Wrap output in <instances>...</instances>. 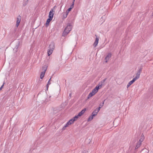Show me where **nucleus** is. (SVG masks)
Instances as JSON below:
<instances>
[{
  "mask_svg": "<svg viewBox=\"0 0 153 153\" xmlns=\"http://www.w3.org/2000/svg\"><path fill=\"white\" fill-rule=\"evenodd\" d=\"M28 0H24L23 3V6H25L28 3Z\"/></svg>",
  "mask_w": 153,
  "mask_h": 153,
  "instance_id": "13",
  "label": "nucleus"
},
{
  "mask_svg": "<svg viewBox=\"0 0 153 153\" xmlns=\"http://www.w3.org/2000/svg\"><path fill=\"white\" fill-rule=\"evenodd\" d=\"M95 36H96V38L95 40V41L93 44V45L94 47H96L97 45L98 42V41L99 40V38L98 37V36H97L96 35H95Z\"/></svg>",
  "mask_w": 153,
  "mask_h": 153,
  "instance_id": "5",
  "label": "nucleus"
},
{
  "mask_svg": "<svg viewBox=\"0 0 153 153\" xmlns=\"http://www.w3.org/2000/svg\"><path fill=\"white\" fill-rule=\"evenodd\" d=\"M111 53H109L106 56V57H105V59L106 60V61H105V62H108V61L109 60V59L111 58Z\"/></svg>",
  "mask_w": 153,
  "mask_h": 153,
  "instance_id": "7",
  "label": "nucleus"
},
{
  "mask_svg": "<svg viewBox=\"0 0 153 153\" xmlns=\"http://www.w3.org/2000/svg\"><path fill=\"white\" fill-rule=\"evenodd\" d=\"M72 28V26L71 24H68L62 34V36H66L71 30Z\"/></svg>",
  "mask_w": 153,
  "mask_h": 153,
  "instance_id": "1",
  "label": "nucleus"
},
{
  "mask_svg": "<svg viewBox=\"0 0 153 153\" xmlns=\"http://www.w3.org/2000/svg\"><path fill=\"white\" fill-rule=\"evenodd\" d=\"M68 15V14L66 12L63 13L62 14L63 17L64 19L66 18L67 17Z\"/></svg>",
  "mask_w": 153,
  "mask_h": 153,
  "instance_id": "19",
  "label": "nucleus"
},
{
  "mask_svg": "<svg viewBox=\"0 0 153 153\" xmlns=\"http://www.w3.org/2000/svg\"><path fill=\"white\" fill-rule=\"evenodd\" d=\"M107 79L105 78L103 80H102L100 82V88H101L102 85H105V82Z\"/></svg>",
  "mask_w": 153,
  "mask_h": 153,
  "instance_id": "9",
  "label": "nucleus"
},
{
  "mask_svg": "<svg viewBox=\"0 0 153 153\" xmlns=\"http://www.w3.org/2000/svg\"><path fill=\"white\" fill-rule=\"evenodd\" d=\"M152 15H153V13H152Z\"/></svg>",
  "mask_w": 153,
  "mask_h": 153,
  "instance_id": "43",
  "label": "nucleus"
},
{
  "mask_svg": "<svg viewBox=\"0 0 153 153\" xmlns=\"http://www.w3.org/2000/svg\"><path fill=\"white\" fill-rule=\"evenodd\" d=\"M51 78H50L49 80H48V85H49L51 84V83L50 82V80H51Z\"/></svg>",
  "mask_w": 153,
  "mask_h": 153,
  "instance_id": "35",
  "label": "nucleus"
},
{
  "mask_svg": "<svg viewBox=\"0 0 153 153\" xmlns=\"http://www.w3.org/2000/svg\"><path fill=\"white\" fill-rule=\"evenodd\" d=\"M55 48V44L53 42H51L50 44L48 50V56L51 54Z\"/></svg>",
  "mask_w": 153,
  "mask_h": 153,
  "instance_id": "2",
  "label": "nucleus"
},
{
  "mask_svg": "<svg viewBox=\"0 0 153 153\" xmlns=\"http://www.w3.org/2000/svg\"><path fill=\"white\" fill-rule=\"evenodd\" d=\"M19 47V44H18L15 46V47L13 49V51L14 52H17L18 51V49Z\"/></svg>",
  "mask_w": 153,
  "mask_h": 153,
  "instance_id": "11",
  "label": "nucleus"
},
{
  "mask_svg": "<svg viewBox=\"0 0 153 153\" xmlns=\"http://www.w3.org/2000/svg\"><path fill=\"white\" fill-rule=\"evenodd\" d=\"M52 19H51L50 18H48L47 19L46 22V27L49 25L50 22Z\"/></svg>",
  "mask_w": 153,
  "mask_h": 153,
  "instance_id": "12",
  "label": "nucleus"
},
{
  "mask_svg": "<svg viewBox=\"0 0 153 153\" xmlns=\"http://www.w3.org/2000/svg\"><path fill=\"white\" fill-rule=\"evenodd\" d=\"M144 139V137L143 136L141 135V138L139 140L138 142L142 143V142L143 141Z\"/></svg>",
  "mask_w": 153,
  "mask_h": 153,
  "instance_id": "20",
  "label": "nucleus"
},
{
  "mask_svg": "<svg viewBox=\"0 0 153 153\" xmlns=\"http://www.w3.org/2000/svg\"><path fill=\"white\" fill-rule=\"evenodd\" d=\"M140 74L141 73L138 72L137 71L136 74V76L134 78L136 80L138 79L140 77Z\"/></svg>",
  "mask_w": 153,
  "mask_h": 153,
  "instance_id": "8",
  "label": "nucleus"
},
{
  "mask_svg": "<svg viewBox=\"0 0 153 153\" xmlns=\"http://www.w3.org/2000/svg\"><path fill=\"white\" fill-rule=\"evenodd\" d=\"M100 108L101 107H99L98 108L96 109L97 110V112H99V111Z\"/></svg>",
  "mask_w": 153,
  "mask_h": 153,
  "instance_id": "33",
  "label": "nucleus"
},
{
  "mask_svg": "<svg viewBox=\"0 0 153 153\" xmlns=\"http://www.w3.org/2000/svg\"><path fill=\"white\" fill-rule=\"evenodd\" d=\"M94 117L93 115L91 114L90 116L88 119V121L89 122L91 121L93 118V117Z\"/></svg>",
  "mask_w": 153,
  "mask_h": 153,
  "instance_id": "15",
  "label": "nucleus"
},
{
  "mask_svg": "<svg viewBox=\"0 0 153 153\" xmlns=\"http://www.w3.org/2000/svg\"><path fill=\"white\" fill-rule=\"evenodd\" d=\"M47 66L46 65H45L42 67V69L43 71L42 72H45L47 69Z\"/></svg>",
  "mask_w": 153,
  "mask_h": 153,
  "instance_id": "17",
  "label": "nucleus"
},
{
  "mask_svg": "<svg viewBox=\"0 0 153 153\" xmlns=\"http://www.w3.org/2000/svg\"><path fill=\"white\" fill-rule=\"evenodd\" d=\"M86 110V108H85L83 109L82 111H81L80 112H81V113H82L83 114L85 112Z\"/></svg>",
  "mask_w": 153,
  "mask_h": 153,
  "instance_id": "24",
  "label": "nucleus"
},
{
  "mask_svg": "<svg viewBox=\"0 0 153 153\" xmlns=\"http://www.w3.org/2000/svg\"><path fill=\"white\" fill-rule=\"evenodd\" d=\"M70 123H69L68 122L64 126H65L66 127H67L69 125H70Z\"/></svg>",
  "mask_w": 153,
  "mask_h": 153,
  "instance_id": "27",
  "label": "nucleus"
},
{
  "mask_svg": "<svg viewBox=\"0 0 153 153\" xmlns=\"http://www.w3.org/2000/svg\"><path fill=\"white\" fill-rule=\"evenodd\" d=\"M141 143H142L138 141L135 147V149H138L139 147H140L141 144Z\"/></svg>",
  "mask_w": 153,
  "mask_h": 153,
  "instance_id": "16",
  "label": "nucleus"
},
{
  "mask_svg": "<svg viewBox=\"0 0 153 153\" xmlns=\"http://www.w3.org/2000/svg\"><path fill=\"white\" fill-rule=\"evenodd\" d=\"M79 116H78V115H76L75 117H74L73 119V120L74 121H76L77 120V119L79 117Z\"/></svg>",
  "mask_w": 153,
  "mask_h": 153,
  "instance_id": "21",
  "label": "nucleus"
},
{
  "mask_svg": "<svg viewBox=\"0 0 153 153\" xmlns=\"http://www.w3.org/2000/svg\"><path fill=\"white\" fill-rule=\"evenodd\" d=\"M100 83H99V84L98 85H97L96 87L95 88L98 91V90L100 89Z\"/></svg>",
  "mask_w": 153,
  "mask_h": 153,
  "instance_id": "22",
  "label": "nucleus"
},
{
  "mask_svg": "<svg viewBox=\"0 0 153 153\" xmlns=\"http://www.w3.org/2000/svg\"><path fill=\"white\" fill-rule=\"evenodd\" d=\"M71 10V8H69L66 11V13H67L68 14L69 12Z\"/></svg>",
  "mask_w": 153,
  "mask_h": 153,
  "instance_id": "31",
  "label": "nucleus"
},
{
  "mask_svg": "<svg viewBox=\"0 0 153 153\" xmlns=\"http://www.w3.org/2000/svg\"><path fill=\"white\" fill-rule=\"evenodd\" d=\"M92 91H93L94 93L95 94H96L98 92V91L97 90H96L95 88L92 90Z\"/></svg>",
  "mask_w": 153,
  "mask_h": 153,
  "instance_id": "25",
  "label": "nucleus"
},
{
  "mask_svg": "<svg viewBox=\"0 0 153 153\" xmlns=\"http://www.w3.org/2000/svg\"><path fill=\"white\" fill-rule=\"evenodd\" d=\"M54 14V11L53 9H51L49 13V18L52 19Z\"/></svg>",
  "mask_w": 153,
  "mask_h": 153,
  "instance_id": "3",
  "label": "nucleus"
},
{
  "mask_svg": "<svg viewBox=\"0 0 153 153\" xmlns=\"http://www.w3.org/2000/svg\"><path fill=\"white\" fill-rule=\"evenodd\" d=\"M105 101V100H104V101H103V102H102L103 104H104Z\"/></svg>",
  "mask_w": 153,
  "mask_h": 153,
  "instance_id": "40",
  "label": "nucleus"
},
{
  "mask_svg": "<svg viewBox=\"0 0 153 153\" xmlns=\"http://www.w3.org/2000/svg\"><path fill=\"white\" fill-rule=\"evenodd\" d=\"M70 123H69L68 122L64 126H65L66 127H67L69 125H70Z\"/></svg>",
  "mask_w": 153,
  "mask_h": 153,
  "instance_id": "29",
  "label": "nucleus"
},
{
  "mask_svg": "<svg viewBox=\"0 0 153 153\" xmlns=\"http://www.w3.org/2000/svg\"><path fill=\"white\" fill-rule=\"evenodd\" d=\"M136 80L134 78H133L132 80L131 81H130L127 85V87L128 88L129 87L130 85H131Z\"/></svg>",
  "mask_w": 153,
  "mask_h": 153,
  "instance_id": "6",
  "label": "nucleus"
},
{
  "mask_svg": "<svg viewBox=\"0 0 153 153\" xmlns=\"http://www.w3.org/2000/svg\"><path fill=\"white\" fill-rule=\"evenodd\" d=\"M142 68H140L137 71L138 72H140V73H141L142 71Z\"/></svg>",
  "mask_w": 153,
  "mask_h": 153,
  "instance_id": "32",
  "label": "nucleus"
},
{
  "mask_svg": "<svg viewBox=\"0 0 153 153\" xmlns=\"http://www.w3.org/2000/svg\"><path fill=\"white\" fill-rule=\"evenodd\" d=\"M66 127L65 126H64L63 127V128H62V130H65V129H66Z\"/></svg>",
  "mask_w": 153,
  "mask_h": 153,
  "instance_id": "37",
  "label": "nucleus"
},
{
  "mask_svg": "<svg viewBox=\"0 0 153 153\" xmlns=\"http://www.w3.org/2000/svg\"><path fill=\"white\" fill-rule=\"evenodd\" d=\"M45 72H41L40 74V77L41 79H42L44 77V75L45 74Z\"/></svg>",
  "mask_w": 153,
  "mask_h": 153,
  "instance_id": "18",
  "label": "nucleus"
},
{
  "mask_svg": "<svg viewBox=\"0 0 153 153\" xmlns=\"http://www.w3.org/2000/svg\"><path fill=\"white\" fill-rule=\"evenodd\" d=\"M70 123H69L68 122L64 126H65L66 127H67L69 125H70Z\"/></svg>",
  "mask_w": 153,
  "mask_h": 153,
  "instance_id": "30",
  "label": "nucleus"
},
{
  "mask_svg": "<svg viewBox=\"0 0 153 153\" xmlns=\"http://www.w3.org/2000/svg\"><path fill=\"white\" fill-rule=\"evenodd\" d=\"M21 19V17L20 16H18L16 21V26L17 28L18 27L19 23L20 22Z\"/></svg>",
  "mask_w": 153,
  "mask_h": 153,
  "instance_id": "4",
  "label": "nucleus"
},
{
  "mask_svg": "<svg viewBox=\"0 0 153 153\" xmlns=\"http://www.w3.org/2000/svg\"><path fill=\"white\" fill-rule=\"evenodd\" d=\"M74 2H73L72 3V4H71V5H73V6H74Z\"/></svg>",
  "mask_w": 153,
  "mask_h": 153,
  "instance_id": "38",
  "label": "nucleus"
},
{
  "mask_svg": "<svg viewBox=\"0 0 153 153\" xmlns=\"http://www.w3.org/2000/svg\"><path fill=\"white\" fill-rule=\"evenodd\" d=\"M75 1V0H73V2H74Z\"/></svg>",
  "mask_w": 153,
  "mask_h": 153,
  "instance_id": "41",
  "label": "nucleus"
},
{
  "mask_svg": "<svg viewBox=\"0 0 153 153\" xmlns=\"http://www.w3.org/2000/svg\"><path fill=\"white\" fill-rule=\"evenodd\" d=\"M74 7V6H73V5H71L70 6V7L69 8H71V10Z\"/></svg>",
  "mask_w": 153,
  "mask_h": 153,
  "instance_id": "36",
  "label": "nucleus"
},
{
  "mask_svg": "<svg viewBox=\"0 0 153 153\" xmlns=\"http://www.w3.org/2000/svg\"><path fill=\"white\" fill-rule=\"evenodd\" d=\"M98 112H97V109H96L93 111L91 114L93 115L94 116H95L98 113Z\"/></svg>",
  "mask_w": 153,
  "mask_h": 153,
  "instance_id": "14",
  "label": "nucleus"
},
{
  "mask_svg": "<svg viewBox=\"0 0 153 153\" xmlns=\"http://www.w3.org/2000/svg\"><path fill=\"white\" fill-rule=\"evenodd\" d=\"M49 85H48V84H47L46 86H47V88H48V87Z\"/></svg>",
  "mask_w": 153,
  "mask_h": 153,
  "instance_id": "39",
  "label": "nucleus"
},
{
  "mask_svg": "<svg viewBox=\"0 0 153 153\" xmlns=\"http://www.w3.org/2000/svg\"><path fill=\"white\" fill-rule=\"evenodd\" d=\"M70 123H69L68 122L64 126H65L66 127H67L69 125H70Z\"/></svg>",
  "mask_w": 153,
  "mask_h": 153,
  "instance_id": "28",
  "label": "nucleus"
},
{
  "mask_svg": "<svg viewBox=\"0 0 153 153\" xmlns=\"http://www.w3.org/2000/svg\"><path fill=\"white\" fill-rule=\"evenodd\" d=\"M95 94L94 93L93 91H92L88 94V99H89L92 96L94 95Z\"/></svg>",
  "mask_w": 153,
  "mask_h": 153,
  "instance_id": "10",
  "label": "nucleus"
},
{
  "mask_svg": "<svg viewBox=\"0 0 153 153\" xmlns=\"http://www.w3.org/2000/svg\"><path fill=\"white\" fill-rule=\"evenodd\" d=\"M51 97V96H49V97L50 98Z\"/></svg>",
  "mask_w": 153,
  "mask_h": 153,
  "instance_id": "42",
  "label": "nucleus"
},
{
  "mask_svg": "<svg viewBox=\"0 0 153 153\" xmlns=\"http://www.w3.org/2000/svg\"><path fill=\"white\" fill-rule=\"evenodd\" d=\"M5 84V81H4L2 85L1 86V87L0 88V90H1L3 88V86Z\"/></svg>",
  "mask_w": 153,
  "mask_h": 153,
  "instance_id": "26",
  "label": "nucleus"
},
{
  "mask_svg": "<svg viewBox=\"0 0 153 153\" xmlns=\"http://www.w3.org/2000/svg\"><path fill=\"white\" fill-rule=\"evenodd\" d=\"M83 114H82V113H81L80 112L78 114V116H79V117L81 116Z\"/></svg>",
  "mask_w": 153,
  "mask_h": 153,
  "instance_id": "34",
  "label": "nucleus"
},
{
  "mask_svg": "<svg viewBox=\"0 0 153 153\" xmlns=\"http://www.w3.org/2000/svg\"><path fill=\"white\" fill-rule=\"evenodd\" d=\"M74 121L73 120V119H72L71 120H70L68 121V122L69 123H70V125H71V124H73L74 122Z\"/></svg>",
  "mask_w": 153,
  "mask_h": 153,
  "instance_id": "23",
  "label": "nucleus"
}]
</instances>
